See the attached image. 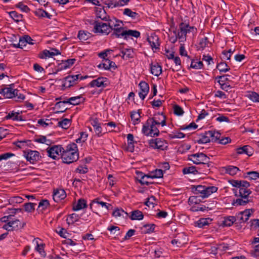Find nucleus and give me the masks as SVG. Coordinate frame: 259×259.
Segmentation results:
<instances>
[{
	"label": "nucleus",
	"mask_w": 259,
	"mask_h": 259,
	"mask_svg": "<svg viewBox=\"0 0 259 259\" xmlns=\"http://www.w3.org/2000/svg\"><path fill=\"white\" fill-rule=\"evenodd\" d=\"M78 158V148L75 143H70L66 146L65 149L63 148L62 153H61V159L63 162L70 164L76 161Z\"/></svg>",
	"instance_id": "obj_1"
},
{
	"label": "nucleus",
	"mask_w": 259,
	"mask_h": 259,
	"mask_svg": "<svg viewBox=\"0 0 259 259\" xmlns=\"http://www.w3.org/2000/svg\"><path fill=\"white\" fill-rule=\"evenodd\" d=\"M192 191L195 195L201 196V198H207L213 193L216 192L218 187L215 186H206L202 185H192Z\"/></svg>",
	"instance_id": "obj_2"
},
{
	"label": "nucleus",
	"mask_w": 259,
	"mask_h": 259,
	"mask_svg": "<svg viewBox=\"0 0 259 259\" xmlns=\"http://www.w3.org/2000/svg\"><path fill=\"white\" fill-rule=\"evenodd\" d=\"M179 23V42L186 40L187 34L190 32H196L197 28L194 26H190L189 20L187 19Z\"/></svg>",
	"instance_id": "obj_3"
},
{
	"label": "nucleus",
	"mask_w": 259,
	"mask_h": 259,
	"mask_svg": "<svg viewBox=\"0 0 259 259\" xmlns=\"http://www.w3.org/2000/svg\"><path fill=\"white\" fill-rule=\"evenodd\" d=\"M158 126L157 124H155L152 120L148 118L143 126L142 133L146 136L151 137L157 136L159 134Z\"/></svg>",
	"instance_id": "obj_4"
},
{
	"label": "nucleus",
	"mask_w": 259,
	"mask_h": 259,
	"mask_svg": "<svg viewBox=\"0 0 259 259\" xmlns=\"http://www.w3.org/2000/svg\"><path fill=\"white\" fill-rule=\"evenodd\" d=\"M188 159L192 161L195 164H206L208 167H209L212 163L210 161L209 157L202 152L189 155Z\"/></svg>",
	"instance_id": "obj_5"
},
{
	"label": "nucleus",
	"mask_w": 259,
	"mask_h": 259,
	"mask_svg": "<svg viewBox=\"0 0 259 259\" xmlns=\"http://www.w3.org/2000/svg\"><path fill=\"white\" fill-rule=\"evenodd\" d=\"M93 25H94V32L95 33L108 35L111 32L109 26L107 25V23L96 20L94 22Z\"/></svg>",
	"instance_id": "obj_6"
},
{
	"label": "nucleus",
	"mask_w": 259,
	"mask_h": 259,
	"mask_svg": "<svg viewBox=\"0 0 259 259\" xmlns=\"http://www.w3.org/2000/svg\"><path fill=\"white\" fill-rule=\"evenodd\" d=\"M24 155L27 161L34 164L35 162L40 160L41 156L37 151L28 150L24 151Z\"/></svg>",
	"instance_id": "obj_7"
},
{
	"label": "nucleus",
	"mask_w": 259,
	"mask_h": 259,
	"mask_svg": "<svg viewBox=\"0 0 259 259\" xmlns=\"http://www.w3.org/2000/svg\"><path fill=\"white\" fill-rule=\"evenodd\" d=\"M76 60L75 59H69L66 60L62 61V62L58 64L55 68L54 74H57L58 72L70 67L75 63Z\"/></svg>",
	"instance_id": "obj_8"
},
{
	"label": "nucleus",
	"mask_w": 259,
	"mask_h": 259,
	"mask_svg": "<svg viewBox=\"0 0 259 259\" xmlns=\"http://www.w3.org/2000/svg\"><path fill=\"white\" fill-rule=\"evenodd\" d=\"M63 148L61 145H55L47 149L48 155L53 159H56L57 156L61 155Z\"/></svg>",
	"instance_id": "obj_9"
},
{
	"label": "nucleus",
	"mask_w": 259,
	"mask_h": 259,
	"mask_svg": "<svg viewBox=\"0 0 259 259\" xmlns=\"http://www.w3.org/2000/svg\"><path fill=\"white\" fill-rule=\"evenodd\" d=\"M79 75H68L64 78L63 87L70 88L78 82Z\"/></svg>",
	"instance_id": "obj_10"
},
{
	"label": "nucleus",
	"mask_w": 259,
	"mask_h": 259,
	"mask_svg": "<svg viewBox=\"0 0 259 259\" xmlns=\"http://www.w3.org/2000/svg\"><path fill=\"white\" fill-rule=\"evenodd\" d=\"M109 84L108 79L104 77H99L96 79L92 80L90 83L89 85L91 87H97L98 88L102 87L105 88Z\"/></svg>",
	"instance_id": "obj_11"
},
{
	"label": "nucleus",
	"mask_w": 259,
	"mask_h": 259,
	"mask_svg": "<svg viewBox=\"0 0 259 259\" xmlns=\"http://www.w3.org/2000/svg\"><path fill=\"white\" fill-rule=\"evenodd\" d=\"M149 144L153 148L162 150L167 147V143L165 142V140L160 138L151 139L150 141Z\"/></svg>",
	"instance_id": "obj_12"
},
{
	"label": "nucleus",
	"mask_w": 259,
	"mask_h": 259,
	"mask_svg": "<svg viewBox=\"0 0 259 259\" xmlns=\"http://www.w3.org/2000/svg\"><path fill=\"white\" fill-rule=\"evenodd\" d=\"M245 182L247 183L246 186L242 185L239 189V197L244 198L245 199H249V196L252 193V191L249 189H248L250 186V183L247 181H246Z\"/></svg>",
	"instance_id": "obj_13"
},
{
	"label": "nucleus",
	"mask_w": 259,
	"mask_h": 259,
	"mask_svg": "<svg viewBox=\"0 0 259 259\" xmlns=\"http://www.w3.org/2000/svg\"><path fill=\"white\" fill-rule=\"evenodd\" d=\"M193 139L195 143L198 144H206L210 141V136L207 134V132L200 134H196Z\"/></svg>",
	"instance_id": "obj_14"
},
{
	"label": "nucleus",
	"mask_w": 259,
	"mask_h": 259,
	"mask_svg": "<svg viewBox=\"0 0 259 259\" xmlns=\"http://www.w3.org/2000/svg\"><path fill=\"white\" fill-rule=\"evenodd\" d=\"M149 118L158 126L161 125L163 126L166 125V117L163 113H157L154 114L153 117Z\"/></svg>",
	"instance_id": "obj_15"
},
{
	"label": "nucleus",
	"mask_w": 259,
	"mask_h": 259,
	"mask_svg": "<svg viewBox=\"0 0 259 259\" xmlns=\"http://www.w3.org/2000/svg\"><path fill=\"white\" fill-rule=\"evenodd\" d=\"M136 174H137V179L142 185H145L146 186H148L151 184H153V182H152L145 181V179L150 178L149 176V174L145 175L143 172L140 171H137Z\"/></svg>",
	"instance_id": "obj_16"
},
{
	"label": "nucleus",
	"mask_w": 259,
	"mask_h": 259,
	"mask_svg": "<svg viewBox=\"0 0 259 259\" xmlns=\"http://www.w3.org/2000/svg\"><path fill=\"white\" fill-rule=\"evenodd\" d=\"M52 52L45 50L39 54V57L41 59L45 58L46 57H52L55 55L61 54L60 52L55 48H51Z\"/></svg>",
	"instance_id": "obj_17"
},
{
	"label": "nucleus",
	"mask_w": 259,
	"mask_h": 259,
	"mask_svg": "<svg viewBox=\"0 0 259 259\" xmlns=\"http://www.w3.org/2000/svg\"><path fill=\"white\" fill-rule=\"evenodd\" d=\"M139 87L140 92L139 93V95L140 98L143 100L149 92V87L145 81H141L139 83Z\"/></svg>",
	"instance_id": "obj_18"
},
{
	"label": "nucleus",
	"mask_w": 259,
	"mask_h": 259,
	"mask_svg": "<svg viewBox=\"0 0 259 259\" xmlns=\"http://www.w3.org/2000/svg\"><path fill=\"white\" fill-rule=\"evenodd\" d=\"M17 90H13L11 88H4L0 90V94L5 98H12L14 97L15 93L17 94Z\"/></svg>",
	"instance_id": "obj_19"
},
{
	"label": "nucleus",
	"mask_w": 259,
	"mask_h": 259,
	"mask_svg": "<svg viewBox=\"0 0 259 259\" xmlns=\"http://www.w3.org/2000/svg\"><path fill=\"white\" fill-rule=\"evenodd\" d=\"M147 40L152 50L159 49V37L156 35H151L147 37Z\"/></svg>",
	"instance_id": "obj_20"
},
{
	"label": "nucleus",
	"mask_w": 259,
	"mask_h": 259,
	"mask_svg": "<svg viewBox=\"0 0 259 259\" xmlns=\"http://www.w3.org/2000/svg\"><path fill=\"white\" fill-rule=\"evenodd\" d=\"M53 197L54 200L58 202L66 198V194L63 189L56 190L54 191Z\"/></svg>",
	"instance_id": "obj_21"
},
{
	"label": "nucleus",
	"mask_w": 259,
	"mask_h": 259,
	"mask_svg": "<svg viewBox=\"0 0 259 259\" xmlns=\"http://www.w3.org/2000/svg\"><path fill=\"white\" fill-rule=\"evenodd\" d=\"M121 54L117 55L116 56H121L124 60H127L133 58L134 53L132 49H124L121 51Z\"/></svg>",
	"instance_id": "obj_22"
},
{
	"label": "nucleus",
	"mask_w": 259,
	"mask_h": 259,
	"mask_svg": "<svg viewBox=\"0 0 259 259\" xmlns=\"http://www.w3.org/2000/svg\"><path fill=\"white\" fill-rule=\"evenodd\" d=\"M253 212L254 211V209H246L243 211H241L238 213V218H240V220L241 222H245L248 220L249 217L251 215L250 212Z\"/></svg>",
	"instance_id": "obj_23"
},
{
	"label": "nucleus",
	"mask_w": 259,
	"mask_h": 259,
	"mask_svg": "<svg viewBox=\"0 0 259 259\" xmlns=\"http://www.w3.org/2000/svg\"><path fill=\"white\" fill-rule=\"evenodd\" d=\"M236 151L238 154H245L249 156H251L253 154L252 149L248 145L237 148Z\"/></svg>",
	"instance_id": "obj_24"
},
{
	"label": "nucleus",
	"mask_w": 259,
	"mask_h": 259,
	"mask_svg": "<svg viewBox=\"0 0 259 259\" xmlns=\"http://www.w3.org/2000/svg\"><path fill=\"white\" fill-rule=\"evenodd\" d=\"M96 14L97 18H100L103 21H107L110 18L104 8H96Z\"/></svg>",
	"instance_id": "obj_25"
},
{
	"label": "nucleus",
	"mask_w": 259,
	"mask_h": 259,
	"mask_svg": "<svg viewBox=\"0 0 259 259\" xmlns=\"http://www.w3.org/2000/svg\"><path fill=\"white\" fill-rule=\"evenodd\" d=\"M168 37L169 41L172 43H175L177 41L178 38V32L177 28L174 26H171L169 28V32L168 33Z\"/></svg>",
	"instance_id": "obj_26"
},
{
	"label": "nucleus",
	"mask_w": 259,
	"mask_h": 259,
	"mask_svg": "<svg viewBox=\"0 0 259 259\" xmlns=\"http://www.w3.org/2000/svg\"><path fill=\"white\" fill-rule=\"evenodd\" d=\"M127 145L125 148V150L127 151L133 152L134 151L135 146L134 143L135 142L134 141V136L132 134H128L127 135Z\"/></svg>",
	"instance_id": "obj_27"
},
{
	"label": "nucleus",
	"mask_w": 259,
	"mask_h": 259,
	"mask_svg": "<svg viewBox=\"0 0 259 259\" xmlns=\"http://www.w3.org/2000/svg\"><path fill=\"white\" fill-rule=\"evenodd\" d=\"M88 206L87 201L82 198L79 199L76 204H74L73 205L72 209L74 211H77Z\"/></svg>",
	"instance_id": "obj_28"
},
{
	"label": "nucleus",
	"mask_w": 259,
	"mask_h": 259,
	"mask_svg": "<svg viewBox=\"0 0 259 259\" xmlns=\"http://www.w3.org/2000/svg\"><path fill=\"white\" fill-rule=\"evenodd\" d=\"M252 200L249 199H246L240 197L236 199H234L232 202V205L235 206H245L247 203L251 202Z\"/></svg>",
	"instance_id": "obj_29"
},
{
	"label": "nucleus",
	"mask_w": 259,
	"mask_h": 259,
	"mask_svg": "<svg viewBox=\"0 0 259 259\" xmlns=\"http://www.w3.org/2000/svg\"><path fill=\"white\" fill-rule=\"evenodd\" d=\"M151 73L155 76H158L162 73L161 66L157 63L150 64Z\"/></svg>",
	"instance_id": "obj_30"
},
{
	"label": "nucleus",
	"mask_w": 259,
	"mask_h": 259,
	"mask_svg": "<svg viewBox=\"0 0 259 259\" xmlns=\"http://www.w3.org/2000/svg\"><path fill=\"white\" fill-rule=\"evenodd\" d=\"M141 112L140 110H138L137 112L134 111L131 112V118L134 125L138 124L141 121L140 114Z\"/></svg>",
	"instance_id": "obj_31"
},
{
	"label": "nucleus",
	"mask_w": 259,
	"mask_h": 259,
	"mask_svg": "<svg viewBox=\"0 0 259 259\" xmlns=\"http://www.w3.org/2000/svg\"><path fill=\"white\" fill-rule=\"evenodd\" d=\"M165 55L168 59H172L174 61L176 66L178 64V57L175 56V52L171 49V50L165 49Z\"/></svg>",
	"instance_id": "obj_32"
},
{
	"label": "nucleus",
	"mask_w": 259,
	"mask_h": 259,
	"mask_svg": "<svg viewBox=\"0 0 259 259\" xmlns=\"http://www.w3.org/2000/svg\"><path fill=\"white\" fill-rule=\"evenodd\" d=\"M253 243H258V244L256 245L253 250L250 251V254L252 256L257 257H259V238L255 237L253 239Z\"/></svg>",
	"instance_id": "obj_33"
},
{
	"label": "nucleus",
	"mask_w": 259,
	"mask_h": 259,
	"mask_svg": "<svg viewBox=\"0 0 259 259\" xmlns=\"http://www.w3.org/2000/svg\"><path fill=\"white\" fill-rule=\"evenodd\" d=\"M225 169V172L231 176H234L239 170V168L236 166L229 165L223 167Z\"/></svg>",
	"instance_id": "obj_34"
},
{
	"label": "nucleus",
	"mask_w": 259,
	"mask_h": 259,
	"mask_svg": "<svg viewBox=\"0 0 259 259\" xmlns=\"http://www.w3.org/2000/svg\"><path fill=\"white\" fill-rule=\"evenodd\" d=\"M130 218L132 220H141L143 219L144 215L142 211L136 210L132 211V214Z\"/></svg>",
	"instance_id": "obj_35"
},
{
	"label": "nucleus",
	"mask_w": 259,
	"mask_h": 259,
	"mask_svg": "<svg viewBox=\"0 0 259 259\" xmlns=\"http://www.w3.org/2000/svg\"><path fill=\"white\" fill-rule=\"evenodd\" d=\"M207 134L211 138V141L213 142H216L219 141L221 137V134L219 132H215L213 131H207Z\"/></svg>",
	"instance_id": "obj_36"
},
{
	"label": "nucleus",
	"mask_w": 259,
	"mask_h": 259,
	"mask_svg": "<svg viewBox=\"0 0 259 259\" xmlns=\"http://www.w3.org/2000/svg\"><path fill=\"white\" fill-rule=\"evenodd\" d=\"M209 221L211 222V219L210 218H201L195 223V226L199 228H203L205 226L208 225Z\"/></svg>",
	"instance_id": "obj_37"
},
{
	"label": "nucleus",
	"mask_w": 259,
	"mask_h": 259,
	"mask_svg": "<svg viewBox=\"0 0 259 259\" xmlns=\"http://www.w3.org/2000/svg\"><path fill=\"white\" fill-rule=\"evenodd\" d=\"M217 68L221 72H226L230 70V67L225 62H221L217 65Z\"/></svg>",
	"instance_id": "obj_38"
},
{
	"label": "nucleus",
	"mask_w": 259,
	"mask_h": 259,
	"mask_svg": "<svg viewBox=\"0 0 259 259\" xmlns=\"http://www.w3.org/2000/svg\"><path fill=\"white\" fill-rule=\"evenodd\" d=\"M163 170L160 169H156L149 174V178L151 179L160 178L163 177Z\"/></svg>",
	"instance_id": "obj_39"
},
{
	"label": "nucleus",
	"mask_w": 259,
	"mask_h": 259,
	"mask_svg": "<svg viewBox=\"0 0 259 259\" xmlns=\"http://www.w3.org/2000/svg\"><path fill=\"white\" fill-rule=\"evenodd\" d=\"M236 220V219L235 217L229 216L224 219V220L223 221L222 225L223 226L230 227L233 224Z\"/></svg>",
	"instance_id": "obj_40"
},
{
	"label": "nucleus",
	"mask_w": 259,
	"mask_h": 259,
	"mask_svg": "<svg viewBox=\"0 0 259 259\" xmlns=\"http://www.w3.org/2000/svg\"><path fill=\"white\" fill-rule=\"evenodd\" d=\"M203 67V64L202 61L198 60L197 59H191V63L190 67L195 69H199Z\"/></svg>",
	"instance_id": "obj_41"
},
{
	"label": "nucleus",
	"mask_w": 259,
	"mask_h": 259,
	"mask_svg": "<svg viewBox=\"0 0 259 259\" xmlns=\"http://www.w3.org/2000/svg\"><path fill=\"white\" fill-rule=\"evenodd\" d=\"M10 222L13 230L23 228L26 224L25 223H21L19 220L10 221Z\"/></svg>",
	"instance_id": "obj_42"
},
{
	"label": "nucleus",
	"mask_w": 259,
	"mask_h": 259,
	"mask_svg": "<svg viewBox=\"0 0 259 259\" xmlns=\"http://www.w3.org/2000/svg\"><path fill=\"white\" fill-rule=\"evenodd\" d=\"M123 35H125V39H127L129 36H134L138 38L140 36V32L139 31L136 30H125V32Z\"/></svg>",
	"instance_id": "obj_43"
},
{
	"label": "nucleus",
	"mask_w": 259,
	"mask_h": 259,
	"mask_svg": "<svg viewBox=\"0 0 259 259\" xmlns=\"http://www.w3.org/2000/svg\"><path fill=\"white\" fill-rule=\"evenodd\" d=\"M204 198H201V196L195 195L194 196H191L189 197L188 199V203L189 204L195 203V204H198L200 202L202 201V200Z\"/></svg>",
	"instance_id": "obj_44"
},
{
	"label": "nucleus",
	"mask_w": 259,
	"mask_h": 259,
	"mask_svg": "<svg viewBox=\"0 0 259 259\" xmlns=\"http://www.w3.org/2000/svg\"><path fill=\"white\" fill-rule=\"evenodd\" d=\"M208 44L211 45V43L209 41L208 38L207 37L201 38L198 44L199 48L198 49V50L200 49L203 50L205 48L208 47Z\"/></svg>",
	"instance_id": "obj_45"
},
{
	"label": "nucleus",
	"mask_w": 259,
	"mask_h": 259,
	"mask_svg": "<svg viewBox=\"0 0 259 259\" xmlns=\"http://www.w3.org/2000/svg\"><path fill=\"white\" fill-rule=\"evenodd\" d=\"M246 181L236 180H230L229 181V183L232 185V186L237 188H240L242 185L246 186Z\"/></svg>",
	"instance_id": "obj_46"
},
{
	"label": "nucleus",
	"mask_w": 259,
	"mask_h": 259,
	"mask_svg": "<svg viewBox=\"0 0 259 259\" xmlns=\"http://www.w3.org/2000/svg\"><path fill=\"white\" fill-rule=\"evenodd\" d=\"M155 225L153 224H146L143 226L142 232L144 234L151 233L154 231Z\"/></svg>",
	"instance_id": "obj_47"
},
{
	"label": "nucleus",
	"mask_w": 259,
	"mask_h": 259,
	"mask_svg": "<svg viewBox=\"0 0 259 259\" xmlns=\"http://www.w3.org/2000/svg\"><path fill=\"white\" fill-rule=\"evenodd\" d=\"M79 218L80 217L78 214L73 213L69 215L68 218L66 219V222L68 225L73 224L78 221Z\"/></svg>",
	"instance_id": "obj_48"
},
{
	"label": "nucleus",
	"mask_w": 259,
	"mask_h": 259,
	"mask_svg": "<svg viewBox=\"0 0 259 259\" xmlns=\"http://www.w3.org/2000/svg\"><path fill=\"white\" fill-rule=\"evenodd\" d=\"M182 172L184 175L190 174L195 175L198 172L196 170V167L195 166L185 167L182 169Z\"/></svg>",
	"instance_id": "obj_49"
},
{
	"label": "nucleus",
	"mask_w": 259,
	"mask_h": 259,
	"mask_svg": "<svg viewBox=\"0 0 259 259\" xmlns=\"http://www.w3.org/2000/svg\"><path fill=\"white\" fill-rule=\"evenodd\" d=\"M10 16L16 22L21 21L23 18V15L18 14L17 12L14 11L9 13Z\"/></svg>",
	"instance_id": "obj_50"
},
{
	"label": "nucleus",
	"mask_w": 259,
	"mask_h": 259,
	"mask_svg": "<svg viewBox=\"0 0 259 259\" xmlns=\"http://www.w3.org/2000/svg\"><path fill=\"white\" fill-rule=\"evenodd\" d=\"M124 32L125 30L123 27H120L119 28H115V30L113 31L111 35L115 36L117 38L123 37L125 39V35H123Z\"/></svg>",
	"instance_id": "obj_51"
},
{
	"label": "nucleus",
	"mask_w": 259,
	"mask_h": 259,
	"mask_svg": "<svg viewBox=\"0 0 259 259\" xmlns=\"http://www.w3.org/2000/svg\"><path fill=\"white\" fill-rule=\"evenodd\" d=\"M71 120L67 118H64L58 123V126L61 127L64 129H67L70 125Z\"/></svg>",
	"instance_id": "obj_52"
},
{
	"label": "nucleus",
	"mask_w": 259,
	"mask_h": 259,
	"mask_svg": "<svg viewBox=\"0 0 259 259\" xmlns=\"http://www.w3.org/2000/svg\"><path fill=\"white\" fill-rule=\"evenodd\" d=\"M247 97L253 102H259V94L255 92H249Z\"/></svg>",
	"instance_id": "obj_53"
},
{
	"label": "nucleus",
	"mask_w": 259,
	"mask_h": 259,
	"mask_svg": "<svg viewBox=\"0 0 259 259\" xmlns=\"http://www.w3.org/2000/svg\"><path fill=\"white\" fill-rule=\"evenodd\" d=\"M123 13L124 15L130 17L133 19H136V18L139 17L138 13L135 12H133L131 9L128 8L125 9Z\"/></svg>",
	"instance_id": "obj_54"
},
{
	"label": "nucleus",
	"mask_w": 259,
	"mask_h": 259,
	"mask_svg": "<svg viewBox=\"0 0 259 259\" xmlns=\"http://www.w3.org/2000/svg\"><path fill=\"white\" fill-rule=\"evenodd\" d=\"M123 214H125L126 217H127L128 215V213L122 209L119 208H116L112 212V215L115 218L121 216L123 217Z\"/></svg>",
	"instance_id": "obj_55"
},
{
	"label": "nucleus",
	"mask_w": 259,
	"mask_h": 259,
	"mask_svg": "<svg viewBox=\"0 0 259 259\" xmlns=\"http://www.w3.org/2000/svg\"><path fill=\"white\" fill-rule=\"evenodd\" d=\"M191 148V145L184 142L179 143V153H184Z\"/></svg>",
	"instance_id": "obj_56"
},
{
	"label": "nucleus",
	"mask_w": 259,
	"mask_h": 259,
	"mask_svg": "<svg viewBox=\"0 0 259 259\" xmlns=\"http://www.w3.org/2000/svg\"><path fill=\"white\" fill-rule=\"evenodd\" d=\"M36 204V203L31 202L25 203L23 205L25 211L28 212H33L35 209L34 207Z\"/></svg>",
	"instance_id": "obj_57"
},
{
	"label": "nucleus",
	"mask_w": 259,
	"mask_h": 259,
	"mask_svg": "<svg viewBox=\"0 0 259 259\" xmlns=\"http://www.w3.org/2000/svg\"><path fill=\"white\" fill-rule=\"evenodd\" d=\"M90 34V33L85 32L84 31L80 30L78 32L77 37L80 40H86L89 37Z\"/></svg>",
	"instance_id": "obj_58"
},
{
	"label": "nucleus",
	"mask_w": 259,
	"mask_h": 259,
	"mask_svg": "<svg viewBox=\"0 0 259 259\" xmlns=\"http://www.w3.org/2000/svg\"><path fill=\"white\" fill-rule=\"evenodd\" d=\"M14 144L19 148H22L25 145H29L31 144L30 140L18 141L14 143Z\"/></svg>",
	"instance_id": "obj_59"
},
{
	"label": "nucleus",
	"mask_w": 259,
	"mask_h": 259,
	"mask_svg": "<svg viewBox=\"0 0 259 259\" xmlns=\"http://www.w3.org/2000/svg\"><path fill=\"white\" fill-rule=\"evenodd\" d=\"M227 76H229V75L225 74L222 76H218L215 78V79L218 80V82L219 83H226V82L230 81V80Z\"/></svg>",
	"instance_id": "obj_60"
},
{
	"label": "nucleus",
	"mask_w": 259,
	"mask_h": 259,
	"mask_svg": "<svg viewBox=\"0 0 259 259\" xmlns=\"http://www.w3.org/2000/svg\"><path fill=\"white\" fill-rule=\"evenodd\" d=\"M198 127V125H197L195 122H192L188 125H182L179 126V130H190L191 128L196 129Z\"/></svg>",
	"instance_id": "obj_61"
},
{
	"label": "nucleus",
	"mask_w": 259,
	"mask_h": 259,
	"mask_svg": "<svg viewBox=\"0 0 259 259\" xmlns=\"http://www.w3.org/2000/svg\"><path fill=\"white\" fill-rule=\"evenodd\" d=\"M49 205L50 203L49 200L47 199H42L39 202L38 208H41V210H45Z\"/></svg>",
	"instance_id": "obj_62"
},
{
	"label": "nucleus",
	"mask_w": 259,
	"mask_h": 259,
	"mask_svg": "<svg viewBox=\"0 0 259 259\" xmlns=\"http://www.w3.org/2000/svg\"><path fill=\"white\" fill-rule=\"evenodd\" d=\"M23 201L22 198L19 196L12 197L9 199V202L12 204L21 203Z\"/></svg>",
	"instance_id": "obj_63"
},
{
	"label": "nucleus",
	"mask_w": 259,
	"mask_h": 259,
	"mask_svg": "<svg viewBox=\"0 0 259 259\" xmlns=\"http://www.w3.org/2000/svg\"><path fill=\"white\" fill-rule=\"evenodd\" d=\"M251 34L254 39L259 40V27H256L253 30L251 29Z\"/></svg>",
	"instance_id": "obj_64"
}]
</instances>
